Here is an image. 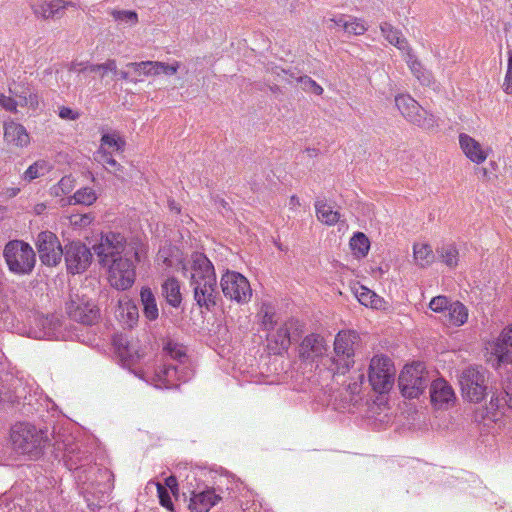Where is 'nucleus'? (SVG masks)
I'll use <instances>...</instances> for the list:
<instances>
[{
  "label": "nucleus",
  "instance_id": "f257e3e1",
  "mask_svg": "<svg viewBox=\"0 0 512 512\" xmlns=\"http://www.w3.org/2000/svg\"><path fill=\"white\" fill-rule=\"evenodd\" d=\"M92 249L99 265L107 269L112 287L126 290L134 284L135 264L140 261L139 253L134 248H127L123 234L113 231L101 233L99 242Z\"/></svg>",
  "mask_w": 512,
  "mask_h": 512
},
{
  "label": "nucleus",
  "instance_id": "f03ea898",
  "mask_svg": "<svg viewBox=\"0 0 512 512\" xmlns=\"http://www.w3.org/2000/svg\"><path fill=\"white\" fill-rule=\"evenodd\" d=\"M10 438L13 447L21 454L37 459L43 452L47 436L42 430L29 423H17L11 428Z\"/></svg>",
  "mask_w": 512,
  "mask_h": 512
},
{
  "label": "nucleus",
  "instance_id": "7ed1b4c3",
  "mask_svg": "<svg viewBox=\"0 0 512 512\" xmlns=\"http://www.w3.org/2000/svg\"><path fill=\"white\" fill-rule=\"evenodd\" d=\"M359 335L355 331H340L334 341V356L328 358L329 369L334 374L347 373L354 364L355 350Z\"/></svg>",
  "mask_w": 512,
  "mask_h": 512
},
{
  "label": "nucleus",
  "instance_id": "20e7f679",
  "mask_svg": "<svg viewBox=\"0 0 512 512\" xmlns=\"http://www.w3.org/2000/svg\"><path fill=\"white\" fill-rule=\"evenodd\" d=\"M9 270L17 275H29L36 264V253L33 248L23 240L9 241L3 251Z\"/></svg>",
  "mask_w": 512,
  "mask_h": 512
},
{
  "label": "nucleus",
  "instance_id": "39448f33",
  "mask_svg": "<svg viewBox=\"0 0 512 512\" xmlns=\"http://www.w3.org/2000/svg\"><path fill=\"white\" fill-rule=\"evenodd\" d=\"M431 378L421 362L406 365L398 378L401 393L407 398H417L427 388Z\"/></svg>",
  "mask_w": 512,
  "mask_h": 512
},
{
  "label": "nucleus",
  "instance_id": "423d86ee",
  "mask_svg": "<svg viewBox=\"0 0 512 512\" xmlns=\"http://www.w3.org/2000/svg\"><path fill=\"white\" fill-rule=\"evenodd\" d=\"M459 384L463 398L469 402L479 403L487 395V378L482 367L465 368L459 375Z\"/></svg>",
  "mask_w": 512,
  "mask_h": 512
},
{
  "label": "nucleus",
  "instance_id": "0eeeda50",
  "mask_svg": "<svg viewBox=\"0 0 512 512\" xmlns=\"http://www.w3.org/2000/svg\"><path fill=\"white\" fill-rule=\"evenodd\" d=\"M66 312L69 318L83 325L92 326L98 323L100 310L97 305L86 295L74 293L66 304Z\"/></svg>",
  "mask_w": 512,
  "mask_h": 512
},
{
  "label": "nucleus",
  "instance_id": "6e6552de",
  "mask_svg": "<svg viewBox=\"0 0 512 512\" xmlns=\"http://www.w3.org/2000/svg\"><path fill=\"white\" fill-rule=\"evenodd\" d=\"M395 370L386 356H374L369 365L368 380L373 390L382 394L388 392L394 382Z\"/></svg>",
  "mask_w": 512,
  "mask_h": 512
},
{
  "label": "nucleus",
  "instance_id": "1a4fd4ad",
  "mask_svg": "<svg viewBox=\"0 0 512 512\" xmlns=\"http://www.w3.org/2000/svg\"><path fill=\"white\" fill-rule=\"evenodd\" d=\"M395 104L409 122L426 130L437 126V121L432 114H429L421 105L409 95H399L395 98Z\"/></svg>",
  "mask_w": 512,
  "mask_h": 512
},
{
  "label": "nucleus",
  "instance_id": "9d476101",
  "mask_svg": "<svg viewBox=\"0 0 512 512\" xmlns=\"http://www.w3.org/2000/svg\"><path fill=\"white\" fill-rule=\"evenodd\" d=\"M35 246L43 265L54 267L61 262L64 248H62L58 237L53 232H40L36 237Z\"/></svg>",
  "mask_w": 512,
  "mask_h": 512
},
{
  "label": "nucleus",
  "instance_id": "9b49d317",
  "mask_svg": "<svg viewBox=\"0 0 512 512\" xmlns=\"http://www.w3.org/2000/svg\"><path fill=\"white\" fill-rule=\"evenodd\" d=\"M64 259L68 273L82 274L90 267L93 254L81 241H72L64 247Z\"/></svg>",
  "mask_w": 512,
  "mask_h": 512
},
{
  "label": "nucleus",
  "instance_id": "f8f14e48",
  "mask_svg": "<svg viewBox=\"0 0 512 512\" xmlns=\"http://www.w3.org/2000/svg\"><path fill=\"white\" fill-rule=\"evenodd\" d=\"M301 325L297 320L291 319L277 329L275 333L268 335L267 347L270 353L281 355L286 352L293 341H297L301 335Z\"/></svg>",
  "mask_w": 512,
  "mask_h": 512
},
{
  "label": "nucleus",
  "instance_id": "ddd939ff",
  "mask_svg": "<svg viewBox=\"0 0 512 512\" xmlns=\"http://www.w3.org/2000/svg\"><path fill=\"white\" fill-rule=\"evenodd\" d=\"M223 294L238 303L248 302L252 295V290L248 280L240 273L226 271L221 277L220 282Z\"/></svg>",
  "mask_w": 512,
  "mask_h": 512
},
{
  "label": "nucleus",
  "instance_id": "4468645a",
  "mask_svg": "<svg viewBox=\"0 0 512 512\" xmlns=\"http://www.w3.org/2000/svg\"><path fill=\"white\" fill-rule=\"evenodd\" d=\"M190 286L193 288L194 300L200 308L211 311L216 306L218 298L216 278L190 281Z\"/></svg>",
  "mask_w": 512,
  "mask_h": 512
},
{
  "label": "nucleus",
  "instance_id": "2eb2a0df",
  "mask_svg": "<svg viewBox=\"0 0 512 512\" xmlns=\"http://www.w3.org/2000/svg\"><path fill=\"white\" fill-rule=\"evenodd\" d=\"M68 6H74L73 2L64 0H35L30 2V8L34 16L38 19L49 20L63 17L65 9Z\"/></svg>",
  "mask_w": 512,
  "mask_h": 512
},
{
  "label": "nucleus",
  "instance_id": "dca6fc26",
  "mask_svg": "<svg viewBox=\"0 0 512 512\" xmlns=\"http://www.w3.org/2000/svg\"><path fill=\"white\" fill-rule=\"evenodd\" d=\"M328 350L323 336L311 333L304 337L299 345V358L302 361L315 362L323 357Z\"/></svg>",
  "mask_w": 512,
  "mask_h": 512
},
{
  "label": "nucleus",
  "instance_id": "f3484780",
  "mask_svg": "<svg viewBox=\"0 0 512 512\" xmlns=\"http://www.w3.org/2000/svg\"><path fill=\"white\" fill-rule=\"evenodd\" d=\"M126 67L133 69L136 73H142L145 76H156L159 74L174 75L177 73L180 64L179 62L166 64L159 61H141L130 62L126 65Z\"/></svg>",
  "mask_w": 512,
  "mask_h": 512
},
{
  "label": "nucleus",
  "instance_id": "a211bd4d",
  "mask_svg": "<svg viewBox=\"0 0 512 512\" xmlns=\"http://www.w3.org/2000/svg\"><path fill=\"white\" fill-rule=\"evenodd\" d=\"M221 499V496L215 493L214 488H206L200 492L192 490L188 508L191 512H208Z\"/></svg>",
  "mask_w": 512,
  "mask_h": 512
},
{
  "label": "nucleus",
  "instance_id": "6ab92c4d",
  "mask_svg": "<svg viewBox=\"0 0 512 512\" xmlns=\"http://www.w3.org/2000/svg\"><path fill=\"white\" fill-rule=\"evenodd\" d=\"M431 403L438 408H447L455 401V394L452 387L442 378L430 383Z\"/></svg>",
  "mask_w": 512,
  "mask_h": 512
},
{
  "label": "nucleus",
  "instance_id": "aec40b11",
  "mask_svg": "<svg viewBox=\"0 0 512 512\" xmlns=\"http://www.w3.org/2000/svg\"><path fill=\"white\" fill-rule=\"evenodd\" d=\"M93 457L87 450H81L77 443L66 444L64 462L69 470H78L92 463Z\"/></svg>",
  "mask_w": 512,
  "mask_h": 512
},
{
  "label": "nucleus",
  "instance_id": "412c9836",
  "mask_svg": "<svg viewBox=\"0 0 512 512\" xmlns=\"http://www.w3.org/2000/svg\"><path fill=\"white\" fill-rule=\"evenodd\" d=\"M191 262L192 273L190 281H201L207 280L208 278H216L214 266L204 253L193 252L191 255Z\"/></svg>",
  "mask_w": 512,
  "mask_h": 512
},
{
  "label": "nucleus",
  "instance_id": "4be33fe9",
  "mask_svg": "<svg viewBox=\"0 0 512 512\" xmlns=\"http://www.w3.org/2000/svg\"><path fill=\"white\" fill-rule=\"evenodd\" d=\"M459 144L466 157L472 162L480 164L486 160L488 154L482 148V145L471 136L461 133Z\"/></svg>",
  "mask_w": 512,
  "mask_h": 512
},
{
  "label": "nucleus",
  "instance_id": "5701e85b",
  "mask_svg": "<svg viewBox=\"0 0 512 512\" xmlns=\"http://www.w3.org/2000/svg\"><path fill=\"white\" fill-rule=\"evenodd\" d=\"M4 139L8 144L17 147H25L30 142L26 128L13 121L4 124Z\"/></svg>",
  "mask_w": 512,
  "mask_h": 512
},
{
  "label": "nucleus",
  "instance_id": "b1692460",
  "mask_svg": "<svg viewBox=\"0 0 512 512\" xmlns=\"http://www.w3.org/2000/svg\"><path fill=\"white\" fill-rule=\"evenodd\" d=\"M494 353L500 363H512V328L503 329L494 348Z\"/></svg>",
  "mask_w": 512,
  "mask_h": 512
},
{
  "label": "nucleus",
  "instance_id": "393cba45",
  "mask_svg": "<svg viewBox=\"0 0 512 512\" xmlns=\"http://www.w3.org/2000/svg\"><path fill=\"white\" fill-rule=\"evenodd\" d=\"M94 158L97 162L102 164L106 170L113 173L118 179L123 180L125 177L124 167L121 166L112 156L106 148L100 147L94 154Z\"/></svg>",
  "mask_w": 512,
  "mask_h": 512
},
{
  "label": "nucleus",
  "instance_id": "a878e982",
  "mask_svg": "<svg viewBox=\"0 0 512 512\" xmlns=\"http://www.w3.org/2000/svg\"><path fill=\"white\" fill-rule=\"evenodd\" d=\"M161 289L167 303L178 308L182 302L179 281L175 277H169L163 282Z\"/></svg>",
  "mask_w": 512,
  "mask_h": 512
},
{
  "label": "nucleus",
  "instance_id": "bb28decb",
  "mask_svg": "<svg viewBox=\"0 0 512 512\" xmlns=\"http://www.w3.org/2000/svg\"><path fill=\"white\" fill-rule=\"evenodd\" d=\"M445 321L454 326L463 325L468 318L467 308L459 301L452 302L444 315Z\"/></svg>",
  "mask_w": 512,
  "mask_h": 512
},
{
  "label": "nucleus",
  "instance_id": "cd10ccee",
  "mask_svg": "<svg viewBox=\"0 0 512 512\" xmlns=\"http://www.w3.org/2000/svg\"><path fill=\"white\" fill-rule=\"evenodd\" d=\"M353 291L354 295L362 305L375 309L382 307L383 299L367 287L358 286L355 287Z\"/></svg>",
  "mask_w": 512,
  "mask_h": 512
},
{
  "label": "nucleus",
  "instance_id": "c85d7f7f",
  "mask_svg": "<svg viewBox=\"0 0 512 512\" xmlns=\"http://www.w3.org/2000/svg\"><path fill=\"white\" fill-rule=\"evenodd\" d=\"M140 297L143 304V313L145 317L150 321L156 320L159 313L156 299L152 290L150 288H142Z\"/></svg>",
  "mask_w": 512,
  "mask_h": 512
},
{
  "label": "nucleus",
  "instance_id": "c756f323",
  "mask_svg": "<svg viewBox=\"0 0 512 512\" xmlns=\"http://www.w3.org/2000/svg\"><path fill=\"white\" fill-rule=\"evenodd\" d=\"M436 254L450 268H455L458 265L459 252L455 244L444 243L436 248Z\"/></svg>",
  "mask_w": 512,
  "mask_h": 512
},
{
  "label": "nucleus",
  "instance_id": "7c9ffc66",
  "mask_svg": "<svg viewBox=\"0 0 512 512\" xmlns=\"http://www.w3.org/2000/svg\"><path fill=\"white\" fill-rule=\"evenodd\" d=\"M315 210L318 220L328 226L335 225L340 219V213L334 211L332 207L328 206L323 201L318 200L315 202Z\"/></svg>",
  "mask_w": 512,
  "mask_h": 512
},
{
  "label": "nucleus",
  "instance_id": "2f4dec72",
  "mask_svg": "<svg viewBox=\"0 0 512 512\" xmlns=\"http://www.w3.org/2000/svg\"><path fill=\"white\" fill-rule=\"evenodd\" d=\"M179 250L175 247H163L158 251L157 260L162 262L166 267L171 268L178 264L182 265V270L187 271L186 265L182 259L178 257Z\"/></svg>",
  "mask_w": 512,
  "mask_h": 512
},
{
  "label": "nucleus",
  "instance_id": "473e14b6",
  "mask_svg": "<svg viewBox=\"0 0 512 512\" xmlns=\"http://www.w3.org/2000/svg\"><path fill=\"white\" fill-rule=\"evenodd\" d=\"M382 35L392 45L398 49L404 50L407 47V41L399 30L395 29L390 23L384 22L380 25Z\"/></svg>",
  "mask_w": 512,
  "mask_h": 512
},
{
  "label": "nucleus",
  "instance_id": "72a5a7b5",
  "mask_svg": "<svg viewBox=\"0 0 512 512\" xmlns=\"http://www.w3.org/2000/svg\"><path fill=\"white\" fill-rule=\"evenodd\" d=\"M414 259L422 268L434 262L435 254L428 244H415L413 247Z\"/></svg>",
  "mask_w": 512,
  "mask_h": 512
},
{
  "label": "nucleus",
  "instance_id": "f704fd0d",
  "mask_svg": "<svg viewBox=\"0 0 512 512\" xmlns=\"http://www.w3.org/2000/svg\"><path fill=\"white\" fill-rule=\"evenodd\" d=\"M491 409H500L504 407L512 408V379L497 396H492L490 400Z\"/></svg>",
  "mask_w": 512,
  "mask_h": 512
},
{
  "label": "nucleus",
  "instance_id": "c9c22d12",
  "mask_svg": "<svg viewBox=\"0 0 512 512\" xmlns=\"http://www.w3.org/2000/svg\"><path fill=\"white\" fill-rule=\"evenodd\" d=\"M350 247L357 257L362 258L368 254L370 241L364 233L357 232L350 239Z\"/></svg>",
  "mask_w": 512,
  "mask_h": 512
},
{
  "label": "nucleus",
  "instance_id": "e433bc0d",
  "mask_svg": "<svg viewBox=\"0 0 512 512\" xmlns=\"http://www.w3.org/2000/svg\"><path fill=\"white\" fill-rule=\"evenodd\" d=\"M97 199L96 193L92 188L85 187L79 189L75 192V194L69 198V204H83V205H91Z\"/></svg>",
  "mask_w": 512,
  "mask_h": 512
},
{
  "label": "nucleus",
  "instance_id": "4c0bfd02",
  "mask_svg": "<svg viewBox=\"0 0 512 512\" xmlns=\"http://www.w3.org/2000/svg\"><path fill=\"white\" fill-rule=\"evenodd\" d=\"M177 366L166 364L159 372L158 377L164 383L166 388L176 387V381L180 379Z\"/></svg>",
  "mask_w": 512,
  "mask_h": 512
},
{
  "label": "nucleus",
  "instance_id": "58836bf2",
  "mask_svg": "<svg viewBox=\"0 0 512 512\" xmlns=\"http://www.w3.org/2000/svg\"><path fill=\"white\" fill-rule=\"evenodd\" d=\"M261 325L265 330H272L277 321L275 320L274 307L269 303H263L259 312Z\"/></svg>",
  "mask_w": 512,
  "mask_h": 512
},
{
  "label": "nucleus",
  "instance_id": "ea45409f",
  "mask_svg": "<svg viewBox=\"0 0 512 512\" xmlns=\"http://www.w3.org/2000/svg\"><path fill=\"white\" fill-rule=\"evenodd\" d=\"M48 172L47 162L44 160L36 161L30 165L24 172V180L31 182L32 180L44 176Z\"/></svg>",
  "mask_w": 512,
  "mask_h": 512
},
{
  "label": "nucleus",
  "instance_id": "a19ab883",
  "mask_svg": "<svg viewBox=\"0 0 512 512\" xmlns=\"http://www.w3.org/2000/svg\"><path fill=\"white\" fill-rule=\"evenodd\" d=\"M126 142L125 140L118 136L116 133H106L103 134L101 137V146L102 148H105L104 146H108L109 148H113L118 152H123L125 149Z\"/></svg>",
  "mask_w": 512,
  "mask_h": 512
},
{
  "label": "nucleus",
  "instance_id": "79ce46f5",
  "mask_svg": "<svg viewBox=\"0 0 512 512\" xmlns=\"http://www.w3.org/2000/svg\"><path fill=\"white\" fill-rule=\"evenodd\" d=\"M163 349L171 359L177 360L180 363L186 358L184 347L172 340H168Z\"/></svg>",
  "mask_w": 512,
  "mask_h": 512
},
{
  "label": "nucleus",
  "instance_id": "37998d69",
  "mask_svg": "<svg viewBox=\"0 0 512 512\" xmlns=\"http://www.w3.org/2000/svg\"><path fill=\"white\" fill-rule=\"evenodd\" d=\"M344 31L348 35H363L367 31V27L361 19L348 16L347 23H344Z\"/></svg>",
  "mask_w": 512,
  "mask_h": 512
},
{
  "label": "nucleus",
  "instance_id": "c03bdc74",
  "mask_svg": "<svg viewBox=\"0 0 512 512\" xmlns=\"http://www.w3.org/2000/svg\"><path fill=\"white\" fill-rule=\"evenodd\" d=\"M298 83L300 84L301 89L305 92L313 93L315 95H321L323 93V88L307 75L298 77Z\"/></svg>",
  "mask_w": 512,
  "mask_h": 512
},
{
  "label": "nucleus",
  "instance_id": "a18cd8bd",
  "mask_svg": "<svg viewBox=\"0 0 512 512\" xmlns=\"http://www.w3.org/2000/svg\"><path fill=\"white\" fill-rule=\"evenodd\" d=\"M111 15L116 21L128 23L130 26H133L138 22V15L134 11L113 10Z\"/></svg>",
  "mask_w": 512,
  "mask_h": 512
},
{
  "label": "nucleus",
  "instance_id": "49530a36",
  "mask_svg": "<svg viewBox=\"0 0 512 512\" xmlns=\"http://www.w3.org/2000/svg\"><path fill=\"white\" fill-rule=\"evenodd\" d=\"M451 303L452 302L446 296L439 295V296L432 298V300L430 301L429 307L434 312H440L445 315V313L448 311L449 305H451Z\"/></svg>",
  "mask_w": 512,
  "mask_h": 512
},
{
  "label": "nucleus",
  "instance_id": "de8ad7c7",
  "mask_svg": "<svg viewBox=\"0 0 512 512\" xmlns=\"http://www.w3.org/2000/svg\"><path fill=\"white\" fill-rule=\"evenodd\" d=\"M18 399L19 397L16 395L15 391L9 386L4 384L0 385V404H14L18 402Z\"/></svg>",
  "mask_w": 512,
  "mask_h": 512
},
{
  "label": "nucleus",
  "instance_id": "09e8293b",
  "mask_svg": "<svg viewBox=\"0 0 512 512\" xmlns=\"http://www.w3.org/2000/svg\"><path fill=\"white\" fill-rule=\"evenodd\" d=\"M410 69L419 81H421L423 84H429V75L425 74V72L422 70L420 62H418L417 60L412 61L410 63Z\"/></svg>",
  "mask_w": 512,
  "mask_h": 512
},
{
  "label": "nucleus",
  "instance_id": "8fccbe9b",
  "mask_svg": "<svg viewBox=\"0 0 512 512\" xmlns=\"http://www.w3.org/2000/svg\"><path fill=\"white\" fill-rule=\"evenodd\" d=\"M503 90L507 94H512V51H509L508 68L503 83Z\"/></svg>",
  "mask_w": 512,
  "mask_h": 512
},
{
  "label": "nucleus",
  "instance_id": "3c124183",
  "mask_svg": "<svg viewBox=\"0 0 512 512\" xmlns=\"http://www.w3.org/2000/svg\"><path fill=\"white\" fill-rule=\"evenodd\" d=\"M157 490L160 504L167 509H172L173 503L166 488L158 484Z\"/></svg>",
  "mask_w": 512,
  "mask_h": 512
},
{
  "label": "nucleus",
  "instance_id": "603ef678",
  "mask_svg": "<svg viewBox=\"0 0 512 512\" xmlns=\"http://www.w3.org/2000/svg\"><path fill=\"white\" fill-rule=\"evenodd\" d=\"M0 105L7 111L16 112L18 102L12 97L0 94Z\"/></svg>",
  "mask_w": 512,
  "mask_h": 512
},
{
  "label": "nucleus",
  "instance_id": "864d4df0",
  "mask_svg": "<svg viewBox=\"0 0 512 512\" xmlns=\"http://www.w3.org/2000/svg\"><path fill=\"white\" fill-rule=\"evenodd\" d=\"M59 117L64 120H76L79 118V113L69 107L63 106L59 109Z\"/></svg>",
  "mask_w": 512,
  "mask_h": 512
},
{
  "label": "nucleus",
  "instance_id": "5fc2aeb1",
  "mask_svg": "<svg viewBox=\"0 0 512 512\" xmlns=\"http://www.w3.org/2000/svg\"><path fill=\"white\" fill-rule=\"evenodd\" d=\"M41 322V325L46 329H48L47 331H44V336H47V337H51L54 335V328H52V326L55 325V321H54V318L51 317H46V318H43L40 320Z\"/></svg>",
  "mask_w": 512,
  "mask_h": 512
},
{
  "label": "nucleus",
  "instance_id": "6e6d98bb",
  "mask_svg": "<svg viewBox=\"0 0 512 512\" xmlns=\"http://www.w3.org/2000/svg\"><path fill=\"white\" fill-rule=\"evenodd\" d=\"M58 188L65 194L73 188V179L70 176H64L58 183Z\"/></svg>",
  "mask_w": 512,
  "mask_h": 512
},
{
  "label": "nucleus",
  "instance_id": "4d7b16f0",
  "mask_svg": "<svg viewBox=\"0 0 512 512\" xmlns=\"http://www.w3.org/2000/svg\"><path fill=\"white\" fill-rule=\"evenodd\" d=\"M101 70H103L102 77L107 71L118 73L116 61L114 59H108L105 63L100 64Z\"/></svg>",
  "mask_w": 512,
  "mask_h": 512
},
{
  "label": "nucleus",
  "instance_id": "13d9d810",
  "mask_svg": "<svg viewBox=\"0 0 512 512\" xmlns=\"http://www.w3.org/2000/svg\"><path fill=\"white\" fill-rule=\"evenodd\" d=\"M18 104L20 106L36 108L38 106V96L30 91V93H28V99H26L24 102H18Z\"/></svg>",
  "mask_w": 512,
  "mask_h": 512
},
{
  "label": "nucleus",
  "instance_id": "bf43d9fd",
  "mask_svg": "<svg viewBox=\"0 0 512 512\" xmlns=\"http://www.w3.org/2000/svg\"><path fill=\"white\" fill-rule=\"evenodd\" d=\"M165 485L171 490L173 495L178 493V482L175 476L171 475L165 479Z\"/></svg>",
  "mask_w": 512,
  "mask_h": 512
},
{
  "label": "nucleus",
  "instance_id": "052dcab7",
  "mask_svg": "<svg viewBox=\"0 0 512 512\" xmlns=\"http://www.w3.org/2000/svg\"><path fill=\"white\" fill-rule=\"evenodd\" d=\"M10 93L15 95L19 101L18 102H24L26 99H28V93H30V89L22 87L21 91H17L16 89H9Z\"/></svg>",
  "mask_w": 512,
  "mask_h": 512
},
{
  "label": "nucleus",
  "instance_id": "680f3d73",
  "mask_svg": "<svg viewBox=\"0 0 512 512\" xmlns=\"http://www.w3.org/2000/svg\"><path fill=\"white\" fill-rule=\"evenodd\" d=\"M72 69L77 71V72H79V73L84 72V71H89L91 73H94V72L100 71L101 70V66H100V64H91V65L85 66V67L80 68V69H77L76 66H73Z\"/></svg>",
  "mask_w": 512,
  "mask_h": 512
},
{
  "label": "nucleus",
  "instance_id": "e2e57ef3",
  "mask_svg": "<svg viewBox=\"0 0 512 512\" xmlns=\"http://www.w3.org/2000/svg\"><path fill=\"white\" fill-rule=\"evenodd\" d=\"M282 72L286 75H288V79L287 81L289 83H292V79L296 80L298 82V77H303L304 75H300L298 71H294V70H284L282 69Z\"/></svg>",
  "mask_w": 512,
  "mask_h": 512
},
{
  "label": "nucleus",
  "instance_id": "0e129e2a",
  "mask_svg": "<svg viewBox=\"0 0 512 512\" xmlns=\"http://www.w3.org/2000/svg\"><path fill=\"white\" fill-rule=\"evenodd\" d=\"M98 472L102 478H106L108 482H111L113 475L108 469H98ZM111 487L112 483H108L107 489H110Z\"/></svg>",
  "mask_w": 512,
  "mask_h": 512
},
{
  "label": "nucleus",
  "instance_id": "69168bd1",
  "mask_svg": "<svg viewBox=\"0 0 512 512\" xmlns=\"http://www.w3.org/2000/svg\"><path fill=\"white\" fill-rule=\"evenodd\" d=\"M330 22H333L336 26L342 27L344 29V23H347L348 17L345 15H340L336 18H330Z\"/></svg>",
  "mask_w": 512,
  "mask_h": 512
},
{
  "label": "nucleus",
  "instance_id": "338daca9",
  "mask_svg": "<svg viewBox=\"0 0 512 512\" xmlns=\"http://www.w3.org/2000/svg\"><path fill=\"white\" fill-rule=\"evenodd\" d=\"M168 207L171 211L177 214L181 212L180 206L174 200H168Z\"/></svg>",
  "mask_w": 512,
  "mask_h": 512
},
{
  "label": "nucleus",
  "instance_id": "774afa93",
  "mask_svg": "<svg viewBox=\"0 0 512 512\" xmlns=\"http://www.w3.org/2000/svg\"><path fill=\"white\" fill-rule=\"evenodd\" d=\"M93 218L89 214H84L80 218V224L86 226L92 222Z\"/></svg>",
  "mask_w": 512,
  "mask_h": 512
}]
</instances>
